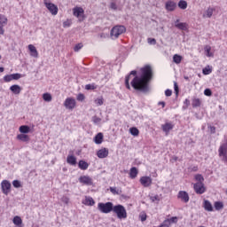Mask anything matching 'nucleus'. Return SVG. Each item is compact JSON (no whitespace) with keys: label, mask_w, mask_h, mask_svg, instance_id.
<instances>
[{"label":"nucleus","mask_w":227,"mask_h":227,"mask_svg":"<svg viewBox=\"0 0 227 227\" xmlns=\"http://www.w3.org/2000/svg\"><path fill=\"white\" fill-rule=\"evenodd\" d=\"M150 81H152V67L145 66L137 71H131L125 78V86L128 90L131 87L137 90V91H142V93H148L150 91Z\"/></svg>","instance_id":"f257e3e1"},{"label":"nucleus","mask_w":227,"mask_h":227,"mask_svg":"<svg viewBox=\"0 0 227 227\" xmlns=\"http://www.w3.org/2000/svg\"><path fill=\"white\" fill-rule=\"evenodd\" d=\"M127 31V28L123 25H117L111 29L110 36L112 40H116L121 35H123Z\"/></svg>","instance_id":"f03ea898"},{"label":"nucleus","mask_w":227,"mask_h":227,"mask_svg":"<svg viewBox=\"0 0 227 227\" xmlns=\"http://www.w3.org/2000/svg\"><path fill=\"white\" fill-rule=\"evenodd\" d=\"M114 208V205L113 202H99L98 204V210L101 212V214H111Z\"/></svg>","instance_id":"7ed1b4c3"},{"label":"nucleus","mask_w":227,"mask_h":227,"mask_svg":"<svg viewBox=\"0 0 227 227\" xmlns=\"http://www.w3.org/2000/svg\"><path fill=\"white\" fill-rule=\"evenodd\" d=\"M114 214H116L118 219H127V209L122 205L114 206Z\"/></svg>","instance_id":"20e7f679"},{"label":"nucleus","mask_w":227,"mask_h":227,"mask_svg":"<svg viewBox=\"0 0 227 227\" xmlns=\"http://www.w3.org/2000/svg\"><path fill=\"white\" fill-rule=\"evenodd\" d=\"M75 106H77V102L74 98H67L64 101V106L69 111H74V109H75Z\"/></svg>","instance_id":"39448f33"},{"label":"nucleus","mask_w":227,"mask_h":227,"mask_svg":"<svg viewBox=\"0 0 227 227\" xmlns=\"http://www.w3.org/2000/svg\"><path fill=\"white\" fill-rule=\"evenodd\" d=\"M218 155L221 157L223 162L227 164V143L220 145L218 149Z\"/></svg>","instance_id":"423d86ee"},{"label":"nucleus","mask_w":227,"mask_h":227,"mask_svg":"<svg viewBox=\"0 0 227 227\" xmlns=\"http://www.w3.org/2000/svg\"><path fill=\"white\" fill-rule=\"evenodd\" d=\"M44 6H46L47 10L51 13V15H58V6L51 2L49 0L43 1Z\"/></svg>","instance_id":"0eeeda50"},{"label":"nucleus","mask_w":227,"mask_h":227,"mask_svg":"<svg viewBox=\"0 0 227 227\" xmlns=\"http://www.w3.org/2000/svg\"><path fill=\"white\" fill-rule=\"evenodd\" d=\"M176 223H178V217L172 216L165 219L163 223L159 225V227H171V224H176Z\"/></svg>","instance_id":"6e6552de"},{"label":"nucleus","mask_w":227,"mask_h":227,"mask_svg":"<svg viewBox=\"0 0 227 227\" xmlns=\"http://www.w3.org/2000/svg\"><path fill=\"white\" fill-rule=\"evenodd\" d=\"M1 189H2V192H4V194H5V196H8V194H10V191L12 189V184L10 183V181H8V180L2 181Z\"/></svg>","instance_id":"1a4fd4ad"},{"label":"nucleus","mask_w":227,"mask_h":227,"mask_svg":"<svg viewBox=\"0 0 227 227\" xmlns=\"http://www.w3.org/2000/svg\"><path fill=\"white\" fill-rule=\"evenodd\" d=\"M193 189L196 194H204L207 189L205 188V184L203 183H196L193 184Z\"/></svg>","instance_id":"9d476101"},{"label":"nucleus","mask_w":227,"mask_h":227,"mask_svg":"<svg viewBox=\"0 0 227 227\" xmlns=\"http://www.w3.org/2000/svg\"><path fill=\"white\" fill-rule=\"evenodd\" d=\"M176 2L173 0H168L165 3V9L167 12H175L176 10Z\"/></svg>","instance_id":"9b49d317"},{"label":"nucleus","mask_w":227,"mask_h":227,"mask_svg":"<svg viewBox=\"0 0 227 227\" xmlns=\"http://www.w3.org/2000/svg\"><path fill=\"white\" fill-rule=\"evenodd\" d=\"M141 185H143V187H150V185H152V177L148 176H144L142 177H140L139 180Z\"/></svg>","instance_id":"f8f14e48"},{"label":"nucleus","mask_w":227,"mask_h":227,"mask_svg":"<svg viewBox=\"0 0 227 227\" xmlns=\"http://www.w3.org/2000/svg\"><path fill=\"white\" fill-rule=\"evenodd\" d=\"M161 129L163 132H165L166 136L175 129V124L173 122H165L164 124L161 125Z\"/></svg>","instance_id":"ddd939ff"},{"label":"nucleus","mask_w":227,"mask_h":227,"mask_svg":"<svg viewBox=\"0 0 227 227\" xmlns=\"http://www.w3.org/2000/svg\"><path fill=\"white\" fill-rule=\"evenodd\" d=\"M80 184H82L83 185H93V179L90 177L89 176H82L79 178Z\"/></svg>","instance_id":"4468645a"},{"label":"nucleus","mask_w":227,"mask_h":227,"mask_svg":"<svg viewBox=\"0 0 227 227\" xmlns=\"http://www.w3.org/2000/svg\"><path fill=\"white\" fill-rule=\"evenodd\" d=\"M178 200H181V201H184V203H189V193L185 191H180L177 194Z\"/></svg>","instance_id":"2eb2a0df"},{"label":"nucleus","mask_w":227,"mask_h":227,"mask_svg":"<svg viewBox=\"0 0 227 227\" xmlns=\"http://www.w3.org/2000/svg\"><path fill=\"white\" fill-rule=\"evenodd\" d=\"M98 159H106L109 155V149L104 147L97 152Z\"/></svg>","instance_id":"dca6fc26"},{"label":"nucleus","mask_w":227,"mask_h":227,"mask_svg":"<svg viewBox=\"0 0 227 227\" xmlns=\"http://www.w3.org/2000/svg\"><path fill=\"white\" fill-rule=\"evenodd\" d=\"M74 17H77L78 19H82V16L84 15V9L82 7H76L73 10Z\"/></svg>","instance_id":"f3484780"},{"label":"nucleus","mask_w":227,"mask_h":227,"mask_svg":"<svg viewBox=\"0 0 227 227\" xmlns=\"http://www.w3.org/2000/svg\"><path fill=\"white\" fill-rule=\"evenodd\" d=\"M214 12H215V8L208 7L205 12L203 13V18L204 19H210L212 15H214Z\"/></svg>","instance_id":"a211bd4d"},{"label":"nucleus","mask_w":227,"mask_h":227,"mask_svg":"<svg viewBox=\"0 0 227 227\" xmlns=\"http://www.w3.org/2000/svg\"><path fill=\"white\" fill-rule=\"evenodd\" d=\"M28 51L32 58H38V51L36 50V47H35V45L29 44Z\"/></svg>","instance_id":"6ab92c4d"},{"label":"nucleus","mask_w":227,"mask_h":227,"mask_svg":"<svg viewBox=\"0 0 227 227\" xmlns=\"http://www.w3.org/2000/svg\"><path fill=\"white\" fill-rule=\"evenodd\" d=\"M10 90L14 95H20V92L22 91V88H20V85L17 84L12 85L10 87Z\"/></svg>","instance_id":"aec40b11"},{"label":"nucleus","mask_w":227,"mask_h":227,"mask_svg":"<svg viewBox=\"0 0 227 227\" xmlns=\"http://www.w3.org/2000/svg\"><path fill=\"white\" fill-rule=\"evenodd\" d=\"M175 26L177 29H181V31H187V23H180V20L175 21Z\"/></svg>","instance_id":"412c9836"},{"label":"nucleus","mask_w":227,"mask_h":227,"mask_svg":"<svg viewBox=\"0 0 227 227\" xmlns=\"http://www.w3.org/2000/svg\"><path fill=\"white\" fill-rule=\"evenodd\" d=\"M137 175H139V170L136 167H133L129 169V178L134 180V178H137Z\"/></svg>","instance_id":"4be33fe9"},{"label":"nucleus","mask_w":227,"mask_h":227,"mask_svg":"<svg viewBox=\"0 0 227 227\" xmlns=\"http://www.w3.org/2000/svg\"><path fill=\"white\" fill-rule=\"evenodd\" d=\"M82 204L86 205L87 207H93L95 205V200L91 197H85V200H82Z\"/></svg>","instance_id":"5701e85b"},{"label":"nucleus","mask_w":227,"mask_h":227,"mask_svg":"<svg viewBox=\"0 0 227 227\" xmlns=\"http://www.w3.org/2000/svg\"><path fill=\"white\" fill-rule=\"evenodd\" d=\"M12 223L16 227H24V224H22V218L19 215L13 217Z\"/></svg>","instance_id":"b1692460"},{"label":"nucleus","mask_w":227,"mask_h":227,"mask_svg":"<svg viewBox=\"0 0 227 227\" xmlns=\"http://www.w3.org/2000/svg\"><path fill=\"white\" fill-rule=\"evenodd\" d=\"M67 162V164H70V166H75L77 164V158L74 155H68Z\"/></svg>","instance_id":"393cba45"},{"label":"nucleus","mask_w":227,"mask_h":227,"mask_svg":"<svg viewBox=\"0 0 227 227\" xmlns=\"http://www.w3.org/2000/svg\"><path fill=\"white\" fill-rule=\"evenodd\" d=\"M102 141H104V134L98 133L97 136L94 137V143L96 145H102Z\"/></svg>","instance_id":"a878e982"},{"label":"nucleus","mask_w":227,"mask_h":227,"mask_svg":"<svg viewBox=\"0 0 227 227\" xmlns=\"http://www.w3.org/2000/svg\"><path fill=\"white\" fill-rule=\"evenodd\" d=\"M203 207L207 212H214V207H212V203L208 200H204Z\"/></svg>","instance_id":"bb28decb"},{"label":"nucleus","mask_w":227,"mask_h":227,"mask_svg":"<svg viewBox=\"0 0 227 227\" xmlns=\"http://www.w3.org/2000/svg\"><path fill=\"white\" fill-rule=\"evenodd\" d=\"M211 51H212V47H210V45H206L204 47V52L207 58H214V53L211 52Z\"/></svg>","instance_id":"cd10ccee"},{"label":"nucleus","mask_w":227,"mask_h":227,"mask_svg":"<svg viewBox=\"0 0 227 227\" xmlns=\"http://www.w3.org/2000/svg\"><path fill=\"white\" fill-rule=\"evenodd\" d=\"M17 139L19 141H22L23 143H27L29 142V137L27 134L21 133L17 136Z\"/></svg>","instance_id":"c85d7f7f"},{"label":"nucleus","mask_w":227,"mask_h":227,"mask_svg":"<svg viewBox=\"0 0 227 227\" xmlns=\"http://www.w3.org/2000/svg\"><path fill=\"white\" fill-rule=\"evenodd\" d=\"M78 167L82 170V171H86V169H88V168H90V164H88V162L81 160L78 162Z\"/></svg>","instance_id":"c756f323"},{"label":"nucleus","mask_w":227,"mask_h":227,"mask_svg":"<svg viewBox=\"0 0 227 227\" xmlns=\"http://www.w3.org/2000/svg\"><path fill=\"white\" fill-rule=\"evenodd\" d=\"M19 130L21 134H29V132H31V129L27 125L20 126Z\"/></svg>","instance_id":"7c9ffc66"},{"label":"nucleus","mask_w":227,"mask_h":227,"mask_svg":"<svg viewBox=\"0 0 227 227\" xmlns=\"http://www.w3.org/2000/svg\"><path fill=\"white\" fill-rule=\"evenodd\" d=\"M182 59H184V57L178 54H175L173 56V62L176 63V65H180L182 63Z\"/></svg>","instance_id":"2f4dec72"},{"label":"nucleus","mask_w":227,"mask_h":227,"mask_svg":"<svg viewBox=\"0 0 227 227\" xmlns=\"http://www.w3.org/2000/svg\"><path fill=\"white\" fill-rule=\"evenodd\" d=\"M214 207H215V209L217 211L223 210L224 208V203H223V201H215L214 203Z\"/></svg>","instance_id":"473e14b6"},{"label":"nucleus","mask_w":227,"mask_h":227,"mask_svg":"<svg viewBox=\"0 0 227 227\" xmlns=\"http://www.w3.org/2000/svg\"><path fill=\"white\" fill-rule=\"evenodd\" d=\"M177 6L180 10H187V2L185 0H180Z\"/></svg>","instance_id":"72a5a7b5"},{"label":"nucleus","mask_w":227,"mask_h":227,"mask_svg":"<svg viewBox=\"0 0 227 227\" xmlns=\"http://www.w3.org/2000/svg\"><path fill=\"white\" fill-rule=\"evenodd\" d=\"M43 99L44 102H52V95H51L49 92L43 93Z\"/></svg>","instance_id":"f704fd0d"},{"label":"nucleus","mask_w":227,"mask_h":227,"mask_svg":"<svg viewBox=\"0 0 227 227\" xmlns=\"http://www.w3.org/2000/svg\"><path fill=\"white\" fill-rule=\"evenodd\" d=\"M94 104H96V106H104V97L100 96V97L97 98L94 100Z\"/></svg>","instance_id":"c9c22d12"},{"label":"nucleus","mask_w":227,"mask_h":227,"mask_svg":"<svg viewBox=\"0 0 227 227\" xmlns=\"http://www.w3.org/2000/svg\"><path fill=\"white\" fill-rule=\"evenodd\" d=\"M6 24H8V19L6 16L0 14V25L6 26Z\"/></svg>","instance_id":"e433bc0d"},{"label":"nucleus","mask_w":227,"mask_h":227,"mask_svg":"<svg viewBox=\"0 0 227 227\" xmlns=\"http://www.w3.org/2000/svg\"><path fill=\"white\" fill-rule=\"evenodd\" d=\"M202 74L204 75H210L212 74V68H210V66H207L202 69Z\"/></svg>","instance_id":"4c0bfd02"},{"label":"nucleus","mask_w":227,"mask_h":227,"mask_svg":"<svg viewBox=\"0 0 227 227\" xmlns=\"http://www.w3.org/2000/svg\"><path fill=\"white\" fill-rule=\"evenodd\" d=\"M195 180L198 182L197 184H203L205 182V178L201 174L195 175Z\"/></svg>","instance_id":"58836bf2"},{"label":"nucleus","mask_w":227,"mask_h":227,"mask_svg":"<svg viewBox=\"0 0 227 227\" xmlns=\"http://www.w3.org/2000/svg\"><path fill=\"white\" fill-rule=\"evenodd\" d=\"M192 107H200V106H201V100L200 98L192 99Z\"/></svg>","instance_id":"ea45409f"},{"label":"nucleus","mask_w":227,"mask_h":227,"mask_svg":"<svg viewBox=\"0 0 227 227\" xmlns=\"http://www.w3.org/2000/svg\"><path fill=\"white\" fill-rule=\"evenodd\" d=\"M129 134H131V136H139V129L136 127L130 128Z\"/></svg>","instance_id":"a19ab883"},{"label":"nucleus","mask_w":227,"mask_h":227,"mask_svg":"<svg viewBox=\"0 0 227 227\" xmlns=\"http://www.w3.org/2000/svg\"><path fill=\"white\" fill-rule=\"evenodd\" d=\"M12 76V81H19V79H22L23 75L19 74V73H15L11 74Z\"/></svg>","instance_id":"79ce46f5"},{"label":"nucleus","mask_w":227,"mask_h":227,"mask_svg":"<svg viewBox=\"0 0 227 227\" xmlns=\"http://www.w3.org/2000/svg\"><path fill=\"white\" fill-rule=\"evenodd\" d=\"M92 121L94 125H100V122L102 121V119L97 116L92 117Z\"/></svg>","instance_id":"37998d69"},{"label":"nucleus","mask_w":227,"mask_h":227,"mask_svg":"<svg viewBox=\"0 0 227 227\" xmlns=\"http://www.w3.org/2000/svg\"><path fill=\"white\" fill-rule=\"evenodd\" d=\"M12 185H13V187H15V189H19V188L22 187V184L19 180L12 181Z\"/></svg>","instance_id":"c03bdc74"},{"label":"nucleus","mask_w":227,"mask_h":227,"mask_svg":"<svg viewBox=\"0 0 227 227\" xmlns=\"http://www.w3.org/2000/svg\"><path fill=\"white\" fill-rule=\"evenodd\" d=\"M4 82H12V81H13V78L12 74H6L5 76H4Z\"/></svg>","instance_id":"a18cd8bd"},{"label":"nucleus","mask_w":227,"mask_h":227,"mask_svg":"<svg viewBox=\"0 0 227 227\" xmlns=\"http://www.w3.org/2000/svg\"><path fill=\"white\" fill-rule=\"evenodd\" d=\"M60 201H62V203H64L65 205H68V203L70 202V199L67 196H63L60 199Z\"/></svg>","instance_id":"49530a36"},{"label":"nucleus","mask_w":227,"mask_h":227,"mask_svg":"<svg viewBox=\"0 0 227 227\" xmlns=\"http://www.w3.org/2000/svg\"><path fill=\"white\" fill-rule=\"evenodd\" d=\"M147 43H149V45H155L157 43V40H155V38H147Z\"/></svg>","instance_id":"de8ad7c7"},{"label":"nucleus","mask_w":227,"mask_h":227,"mask_svg":"<svg viewBox=\"0 0 227 227\" xmlns=\"http://www.w3.org/2000/svg\"><path fill=\"white\" fill-rule=\"evenodd\" d=\"M85 90H97V85L95 83L85 85Z\"/></svg>","instance_id":"09e8293b"},{"label":"nucleus","mask_w":227,"mask_h":227,"mask_svg":"<svg viewBox=\"0 0 227 227\" xmlns=\"http://www.w3.org/2000/svg\"><path fill=\"white\" fill-rule=\"evenodd\" d=\"M110 192H112V194H120V190L116 187H110Z\"/></svg>","instance_id":"8fccbe9b"},{"label":"nucleus","mask_w":227,"mask_h":227,"mask_svg":"<svg viewBox=\"0 0 227 227\" xmlns=\"http://www.w3.org/2000/svg\"><path fill=\"white\" fill-rule=\"evenodd\" d=\"M80 49H82V43L76 44L74 48V52H79Z\"/></svg>","instance_id":"3c124183"},{"label":"nucleus","mask_w":227,"mask_h":227,"mask_svg":"<svg viewBox=\"0 0 227 227\" xmlns=\"http://www.w3.org/2000/svg\"><path fill=\"white\" fill-rule=\"evenodd\" d=\"M190 104H191V101L189 99H185L184 101L183 109H187V107H189Z\"/></svg>","instance_id":"603ef678"},{"label":"nucleus","mask_w":227,"mask_h":227,"mask_svg":"<svg viewBox=\"0 0 227 227\" xmlns=\"http://www.w3.org/2000/svg\"><path fill=\"white\" fill-rule=\"evenodd\" d=\"M204 95H206V97H211L212 96V90L210 89H206L204 90Z\"/></svg>","instance_id":"864d4df0"},{"label":"nucleus","mask_w":227,"mask_h":227,"mask_svg":"<svg viewBox=\"0 0 227 227\" xmlns=\"http://www.w3.org/2000/svg\"><path fill=\"white\" fill-rule=\"evenodd\" d=\"M76 98L79 102H82V100H84V94H82V93L78 94Z\"/></svg>","instance_id":"5fc2aeb1"},{"label":"nucleus","mask_w":227,"mask_h":227,"mask_svg":"<svg viewBox=\"0 0 227 227\" xmlns=\"http://www.w3.org/2000/svg\"><path fill=\"white\" fill-rule=\"evenodd\" d=\"M140 217V221H142V223H145V221H146V214L143 213L139 215Z\"/></svg>","instance_id":"6e6d98bb"},{"label":"nucleus","mask_w":227,"mask_h":227,"mask_svg":"<svg viewBox=\"0 0 227 227\" xmlns=\"http://www.w3.org/2000/svg\"><path fill=\"white\" fill-rule=\"evenodd\" d=\"M165 95L166 97H171V95H173V91L169 89L165 90Z\"/></svg>","instance_id":"4d7b16f0"},{"label":"nucleus","mask_w":227,"mask_h":227,"mask_svg":"<svg viewBox=\"0 0 227 227\" xmlns=\"http://www.w3.org/2000/svg\"><path fill=\"white\" fill-rule=\"evenodd\" d=\"M110 8H111L112 10H118V6H117L116 4H114V2L111 3Z\"/></svg>","instance_id":"13d9d810"},{"label":"nucleus","mask_w":227,"mask_h":227,"mask_svg":"<svg viewBox=\"0 0 227 227\" xmlns=\"http://www.w3.org/2000/svg\"><path fill=\"white\" fill-rule=\"evenodd\" d=\"M63 27H70V22L67 20V21H64L63 22Z\"/></svg>","instance_id":"bf43d9fd"},{"label":"nucleus","mask_w":227,"mask_h":227,"mask_svg":"<svg viewBox=\"0 0 227 227\" xmlns=\"http://www.w3.org/2000/svg\"><path fill=\"white\" fill-rule=\"evenodd\" d=\"M4 25H0V35H4Z\"/></svg>","instance_id":"052dcab7"},{"label":"nucleus","mask_w":227,"mask_h":227,"mask_svg":"<svg viewBox=\"0 0 227 227\" xmlns=\"http://www.w3.org/2000/svg\"><path fill=\"white\" fill-rule=\"evenodd\" d=\"M209 130H210L211 134H215V127L210 126Z\"/></svg>","instance_id":"680f3d73"},{"label":"nucleus","mask_w":227,"mask_h":227,"mask_svg":"<svg viewBox=\"0 0 227 227\" xmlns=\"http://www.w3.org/2000/svg\"><path fill=\"white\" fill-rule=\"evenodd\" d=\"M174 90L176 93H178V84L176 83V82H174Z\"/></svg>","instance_id":"e2e57ef3"},{"label":"nucleus","mask_w":227,"mask_h":227,"mask_svg":"<svg viewBox=\"0 0 227 227\" xmlns=\"http://www.w3.org/2000/svg\"><path fill=\"white\" fill-rule=\"evenodd\" d=\"M152 201H159V196L155 195L151 197Z\"/></svg>","instance_id":"0e129e2a"},{"label":"nucleus","mask_w":227,"mask_h":227,"mask_svg":"<svg viewBox=\"0 0 227 227\" xmlns=\"http://www.w3.org/2000/svg\"><path fill=\"white\" fill-rule=\"evenodd\" d=\"M159 106H161L162 107L166 106V103H164L163 101L159 102Z\"/></svg>","instance_id":"69168bd1"},{"label":"nucleus","mask_w":227,"mask_h":227,"mask_svg":"<svg viewBox=\"0 0 227 227\" xmlns=\"http://www.w3.org/2000/svg\"><path fill=\"white\" fill-rule=\"evenodd\" d=\"M4 72V67H0V73Z\"/></svg>","instance_id":"338daca9"}]
</instances>
